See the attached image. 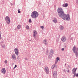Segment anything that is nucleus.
Masks as SVG:
<instances>
[{"mask_svg": "<svg viewBox=\"0 0 78 78\" xmlns=\"http://www.w3.org/2000/svg\"><path fill=\"white\" fill-rule=\"evenodd\" d=\"M57 12L59 17H61L62 19L65 20H67L68 21L70 20V15L64 14L63 9L62 8H58L57 9Z\"/></svg>", "mask_w": 78, "mask_h": 78, "instance_id": "f257e3e1", "label": "nucleus"}, {"mask_svg": "<svg viewBox=\"0 0 78 78\" xmlns=\"http://www.w3.org/2000/svg\"><path fill=\"white\" fill-rule=\"evenodd\" d=\"M38 16L39 13L36 11H33L31 14V17L33 19H36Z\"/></svg>", "mask_w": 78, "mask_h": 78, "instance_id": "f03ea898", "label": "nucleus"}, {"mask_svg": "<svg viewBox=\"0 0 78 78\" xmlns=\"http://www.w3.org/2000/svg\"><path fill=\"white\" fill-rule=\"evenodd\" d=\"M72 50L74 53L75 54V55L76 56V58H78V48H76V47L74 46Z\"/></svg>", "mask_w": 78, "mask_h": 78, "instance_id": "7ed1b4c3", "label": "nucleus"}, {"mask_svg": "<svg viewBox=\"0 0 78 78\" xmlns=\"http://www.w3.org/2000/svg\"><path fill=\"white\" fill-rule=\"evenodd\" d=\"M18 48H16L14 49V51H15V54L17 55V59L19 60V57L18 56L19 55V52L18 51Z\"/></svg>", "mask_w": 78, "mask_h": 78, "instance_id": "20e7f679", "label": "nucleus"}, {"mask_svg": "<svg viewBox=\"0 0 78 78\" xmlns=\"http://www.w3.org/2000/svg\"><path fill=\"white\" fill-rule=\"evenodd\" d=\"M5 20L6 23L8 24L10 23V19L8 16H6L5 17Z\"/></svg>", "mask_w": 78, "mask_h": 78, "instance_id": "39448f33", "label": "nucleus"}, {"mask_svg": "<svg viewBox=\"0 0 78 78\" xmlns=\"http://www.w3.org/2000/svg\"><path fill=\"white\" fill-rule=\"evenodd\" d=\"M54 78H57V72L56 71H54L53 74Z\"/></svg>", "mask_w": 78, "mask_h": 78, "instance_id": "423d86ee", "label": "nucleus"}, {"mask_svg": "<svg viewBox=\"0 0 78 78\" xmlns=\"http://www.w3.org/2000/svg\"><path fill=\"white\" fill-rule=\"evenodd\" d=\"M67 38L65 37H62L61 38V40L63 42H65L66 41Z\"/></svg>", "mask_w": 78, "mask_h": 78, "instance_id": "0eeeda50", "label": "nucleus"}, {"mask_svg": "<svg viewBox=\"0 0 78 78\" xmlns=\"http://www.w3.org/2000/svg\"><path fill=\"white\" fill-rule=\"evenodd\" d=\"M1 72L2 73L5 74V73H6V70H5V68H2L1 69Z\"/></svg>", "mask_w": 78, "mask_h": 78, "instance_id": "6e6552de", "label": "nucleus"}, {"mask_svg": "<svg viewBox=\"0 0 78 78\" xmlns=\"http://www.w3.org/2000/svg\"><path fill=\"white\" fill-rule=\"evenodd\" d=\"M45 69V71L46 72V73H48V72H49V70H48V67H46L44 68Z\"/></svg>", "mask_w": 78, "mask_h": 78, "instance_id": "1a4fd4ad", "label": "nucleus"}, {"mask_svg": "<svg viewBox=\"0 0 78 78\" xmlns=\"http://www.w3.org/2000/svg\"><path fill=\"white\" fill-rule=\"evenodd\" d=\"M37 34V32L36 31V30H34V34H33V37H36V34Z\"/></svg>", "mask_w": 78, "mask_h": 78, "instance_id": "9d476101", "label": "nucleus"}, {"mask_svg": "<svg viewBox=\"0 0 78 78\" xmlns=\"http://www.w3.org/2000/svg\"><path fill=\"white\" fill-rule=\"evenodd\" d=\"M12 58H13L14 60H16V55H15V54H13L12 55Z\"/></svg>", "mask_w": 78, "mask_h": 78, "instance_id": "9b49d317", "label": "nucleus"}, {"mask_svg": "<svg viewBox=\"0 0 78 78\" xmlns=\"http://www.w3.org/2000/svg\"><path fill=\"white\" fill-rule=\"evenodd\" d=\"M44 44L45 45H47V40H44Z\"/></svg>", "mask_w": 78, "mask_h": 78, "instance_id": "f8f14e48", "label": "nucleus"}, {"mask_svg": "<svg viewBox=\"0 0 78 78\" xmlns=\"http://www.w3.org/2000/svg\"><path fill=\"white\" fill-rule=\"evenodd\" d=\"M52 69H56L57 68V65H54L52 66L51 67Z\"/></svg>", "mask_w": 78, "mask_h": 78, "instance_id": "ddd939ff", "label": "nucleus"}, {"mask_svg": "<svg viewBox=\"0 0 78 78\" xmlns=\"http://www.w3.org/2000/svg\"><path fill=\"white\" fill-rule=\"evenodd\" d=\"M49 55H53V50L51 49L50 50V52L49 53Z\"/></svg>", "mask_w": 78, "mask_h": 78, "instance_id": "4468645a", "label": "nucleus"}, {"mask_svg": "<svg viewBox=\"0 0 78 78\" xmlns=\"http://www.w3.org/2000/svg\"><path fill=\"white\" fill-rule=\"evenodd\" d=\"M62 6L63 7H67L68 6V4L66 3L65 4H63L62 5Z\"/></svg>", "mask_w": 78, "mask_h": 78, "instance_id": "2eb2a0df", "label": "nucleus"}, {"mask_svg": "<svg viewBox=\"0 0 78 78\" xmlns=\"http://www.w3.org/2000/svg\"><path fill=\"white\" fill-rule=\"evenodd\" d=\"M72 73L73 74L76 73V71L75 69V68H74L72 70Z\"/></svg>", "mask_w": 78, "mask_h": 78, "instance_id": "dca6fc26", "label": "nucleus"}, {"mask_svg": "<svg viewBox=\"0 0 78 78\" xmlns=\"http://www.w3.org/2000/svg\"><path fill=\"white\" fill-rule=\"evenodd\" d=\"M53 22L54 23H56V22H57V20H56V18H54V20H53Z\"/></svg>", "mask_w": 78, "mask_h": 78, "instance_id": "f3484780", "label": "nucleus"}, {"mask_svg": "<svg viewBox=\"0 0 78 78\" xmlns=\"http://www.w3.org/2000/svg\"><path fill=\"white\" fill-rule=\"evenodd\" d=\"M49 55L48 56V58L49 59H50V58H52V57L53 56V55L51 54H49Z\"/></svg>", "mask_w": 78, "mask_h": 78, "instance_id": "a211bd4d", "label": "nucleus"}, {"mask_svg": "<svg viewBox=\"0 0 78 78\" xmlns=\"http://www.w3.org/2000/svg\"><path fill=\"white\" fill-rule=\"evenodd\" d=\"M59 28L61 30H62L64 29V27L63 26H60Z\"/></svg>", "mask_w": 78, "mask_h": 78, "instance_id": "6ab92c4d", "label": "nucleus"}, {"mask_svg": "<svg viewBox=\"0 0 78 78\" xmlns=\"http://www.w3.org/2000/svg\"><path fill=\"white\" fill-rule=\"evenodd\" d=\"M26 28L27 30H29V29H30V27H29V26L27 25L26 27Z\"/></svg>", "mask_w": 78, "mask_h": 78, "instance_id": "aec40b11", "label": "nucleus"}, {"mask_svg": "<svg viewBox=\"0 0 78 78\" xmlns=\"http://www.w3.org/2000/svg\"><path fill=\"white\" fill-rule=\"evenodd\" d=\"M20 27L21 25H19L17 26V29H20Z\"/></svg>", "mask_w": 78, "mask_h": 78, "instance_id": "412c9836", "label": "nucleus"}, {"mask_svg": "<svg viewBox=\"0 0 78 78\" xmlns=\"http://www.w3.org/2000/svg\"><path fill=\"white\" fill-rule=\"evenodd\" d=\"M58 62V61L57 60H56L55 61V64H57V62Z\"/></svg>", "mask_w": 78, "mask_h": 78, "instance_id": "4be33fe9", "label": "nucleus"}, {"mask_svg": "<svg viewBox=\"0 0 78 78\" xmlns=\"http://www.w3.org/2000/svg\"><path fill=\"white\" fill-rule=\"evenodd\" d=\"M31 19H30L29 20V23H31Z\"/></svg>", "mask_w": 78, "mask_h": 78, "instance_id": "5701e85b", "label": "nucleus"}, {"mask_svg": "<svg viewBox=\"0 0 78 78\" xmlns=\"http://www.w3.org/2000/svg\"><path fill=\"white\" fill-rule=\"evenodd\" d=\"M56 59L57 61H59V58L58 57H57Z\"/></svg>", "mask_w": 78, "mask_h": 78, "instance_id": "b1692460", "label": "nucleus"}, {"mask_svg": "<svg viewBox=\"0 0 78 78\" xmlns=\"http://www.w3.org/2000/svg\"><path fill=\"white\" fill-rule=\"evenodd\" d=\"M5 63V64H7V63H8V62H7V60H6L5 62H4Z\"/></svg>", "mask_w": 78, "mask_h": 78, "instance_id": "393cba45", "label": "nucleus"}, {"mask_svg": "<svg viewBox=\"0 0 78 78\" xmlns=\"http://www.w3.org/2000/svg\"><path fill=\"white\" fill-rule=\"evenodd\" d=\"M0 39H2V37H1V31H0Z\"/></svg>", "mask_w": 78, "mask_h": 78, "instance_id": "a878e982", "label": "nucleus"}, {"mask_svg": "<svg viewBox=\"0 0 78 78\" xmlns=\"http://www.w3.org/2000/svg\"><path fill=\"white\" fill-rule=\"evenodd\" d=\"M41 28L42 29H44V26H41Z\"/></svg>", "mask_w": 78, "mask_h": 78, "instance_id": "bb28decb", "label": "nucleus"}, {"mask_svg": "<svg viewBox=\"0 0 78 78\" xmlns=\"http://www.w3.org/2000/svg\"><path fill=\"white\" fill-rule=\"evenodd\" d=\"M18 13H20V9H19L18 10Z\"/></svg>", "mask_w": 78, "mask_h": 78, "instance_id": "cd10ccee", "label": "nucleus"}, {"mask_svg": "<svg viewBox=\"0 0 78 78\" xmlns=\"http://www.w3.org/2000/svg\"><path fill=\"white\" fill-rule=\"evenodd\" d=\"M17 67V65H15V66H14V68H13V69H16V68Z\"/></svg>", "mask_w": 78, "mask_h": 78, "instance_id": "c85d7f7f", "label": "nucleus"}, {"mask_svg": "<svg viewBox=\"0 0 78 78\" xmlns=\"http://www.w3.org/2000/svg\"><path fill=\"white\" fill-rule=\"evenodd\" d=\"M73 74H74V75L73 76V77H75V76H76V73H74Z\"/></svg>", "mask_w": 78, "mask_h": 78, "instance_id": "c756f323", "label": "nucleus"}, {"mask_svg": "<svg viewBox=\"0 0 78 78\" xmlns=\"http://www.w3.org/2000/svg\"><path fill=\"white\" fill-rule=\"evenodd\" d=\"M2 47L3 48H5V45H3L2 46Z\"/></svg>", "mask_w": 78, "mask_h": 78, "instance_id": "7c9ffc66", "label": "nucleus"}, {"mask_svg": "<svg viewBox=\"0 0 78 78\" xmlns=\"http://www.w3.org/2000/svg\"><path fill=\"white\" fill-rule=\"evenodd\" d=\"M62 51H64V48H62Z\"/></svg>", "mask_w": 78, "mask_h": 78, "instance_id": "2f4dec72", "label": "nucleus"}, {"mask_svg": "<svg viewBox=\"0 0 78 78\" xmlns=\"http://www.w3.org/2000/svg\"><path fill=\"white\" fill-rule=\"evenodd\" d=\"M76 76L77 77H78V73H77L76 75Z\"/></svg>", "mask_w": 78, "mask_h": 78, "instance_id": "473e14b6", "label": "nucleus"}, {"mask_svg": "<svg viewBox=\"0 0 78 78\" xmlns=\"http://www.w3.org/2000/svg\"><path fill=\"white\" fill-rule=\"evenodd\" d=\"M76 3H77V4H78V0H76Z\"/></svg>", "mask_w": 78, "mask_h": 78, "instance_id": "72a5a7b5", "label": "nucleus"}, {"mask_svg": "<svg viewBox=\"0 0 78 78\" xmlns=\"http://www.w3.org/2000/svg\"><path fill=\"white\" fill-rule=\"evenodd\" d=\"M25 60H26V61H27V60H28V59L26 58H25Z\"/></svg>", "mask_w": 78, "mask_h": 78, "instance_id": "f704fd0d", "label": "nucleus"}, {"mask_svg": "<svg viewBox=\"0 0 78 78\" xmlns=\"http://www.w3.org/2000/svg\"><path fill=\"white\" fill-rule=\"evenodd\" d=\"M46 53H48V50H47V51H46Z\"/></svg>", "mask_w": 78, "mask_h": 78, "instance_id": "c9c22d12", "label": "nucleus"}, {"mask_svg": "<svg viewBox=\"0 0 78 78\" xmlns=\"http://www.w3.org/2000/svg\"><path fill=\"white\" fill-rule=\"evenodd\" d=\"M69 72H70V70H69V69L68 70L67 72L69 73Z\"/></svg>", "mask_w": 78, "mask_h": 78, "instance_id": "e433bc0d", "label": "nucleus"}, {"mask_svg": "<svg viewBox=\"0 0 78 78\" xmlns=\"http://www.w3.org/2000/svg\"><path fill=\"white\" fill-rule=\"evenodd\" d=\"M77 69V68H76L74 69V70H76V71Z\"/></svg>", "mask_w": 78, "mask_h": 78, "instance_id": "4c0bfd02", "label": "nucleus"}, {"mask_svg": "<svg viewBox=\"0 0 78 78\" xmlns=\"http://www.w3.org/2000/svg\"><path fill=\"white\" fill-rule=\"evenodd\" d=\"M66 45H65L64 46V47H65V48H66Z\"/></svg>", "mask_w": 78, "mask_h": 78, "instance_id": "58836bf2", "label": "nucleus"}, {"mask_svg": "<svg viewBox=\"0 0 78 78\" xmlns=\"http://www.w3.org/2000/svg\"><path fill=\"white\" fill-rule=\"evenodd\" d=\"M12 65H14V63H12Z\"/></svg>", "mask_w": 78, "mask_h": 78, "instance_id": "ea45409f", "label": "nucleus"}, {"mask_svg": "<svg viewBox=\"0 0 78 78\" xmlns=\"http://www.w3.org/2000/svg\"><path fill=\"white\" fill-rule=\"evenodd\" d=\"M65 66H66V64H65Z\"/></svg>", "mask_w": 78, "mask_h": 78, "instance_id": "a19ab883", "label": "nucleus"}]
</instances>
